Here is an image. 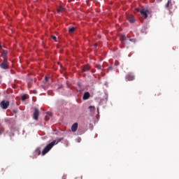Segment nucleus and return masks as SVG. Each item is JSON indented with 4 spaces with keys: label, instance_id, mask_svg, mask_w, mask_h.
<instances>
[{
    "label": "nucleus",
    "instance_id": "6",
    "mask_svg": "<svg viewBox=\"0 0 179 179\" xmlns=\"http://www.w3.org/2000/svg\"><path fill=\"white\" fill-rule=\"evenodd\" d=\"M125 79H126V80H128V81L135 80V76H134V74L129 73L126 76Z\"/></svg>",
    "mask_w": 179,
    "mask_h": 179
},
{
    "label": "nucleus",
    "instance_id": "21",
    "mask_svg": "<svg viewBox=\"0 0 179 179\" xmlns=\"http://www.w3.org/2000/svg\"><path fill=\"white\" fill-rule=\"evenodd\" d=\"M48 79H50V78H48V77H45V80L46 82H48Z\"/></svg>",
    "mask_w": 179,
    "mask_h": 179
},
{
    "label": "nucleus",
    "instance_id": "22",
    "mask_svg": "<svg viewBox=\"0 0 179 179\" xmlns=\"http://www.w3.org/2000/svg\"><path fill=\"white\" fill-rule=\"evenodd\" d=\"M2 48H5V46H4V45H0V50H2Z\"/></svg>",
    "mask_w": 179,
    "mask_h": 179
},
{
    "label": "nucleus",
    "instance_id": "13",
    "mask_svg": "<svg viewBox=\"0 0 179 179\" xmlns=\"http://www.w3.org/2000/svg\"><path fill=\"white\" fill-rule=\"evenodd\" d=\"M35 154L38 155V156L41 155V150L40 148H36V150H35Z\"/></svg>",
    "mask_w": 179,
    "mask_h": 179
},
{
    "label": "nucleus",
    "instance_id": "27",
    "mask_svg": "<svg viewBox=\"0 0 179 179\" xmlns=\"http://www.w3.org/2000/svg\"><path fill=\"white\" fill-rule=\"evenodd\" d=\"M0 135H1V131H0Z\"/></svg>",
    "mask_w": 179,
    "mask_h": 179
},
{
    "label": "nucleus",
    "instance_id": "10",
    "mask_svg": "<svg viewBox=\"0 0 179 179\" xmlns=\"http://www.w3.org/2000/svg\"><path fill=\"white\" fill-rule=\"evenodd\" d=\"M90 69V66H89L88 64L87 65H85L83 69H82V71L83 72H89Z\"/></svg>",
    "mask_w": 179,
    "mask_h": 179
},
{
    "label": "nucleus",
    "instance_id": "14",
    "mask_svg": "<svg viewBox=\"0 0 179 179\" xmlns=\"http://www.w3.org/2000/svg\"><path fill=\"white\" fill-rule=\"evenodd\" d=\"M120 41H127V36H125V35H122L120 38Z\"/></svg>",
    "mask_w": 179,
    "mask_h": 179
},
{
    "label": "nucleus",
    "instance_id": "4",
    "mask_svg": "<svg viewBox=\"0 0 179 179\" xmlns=\"http://www.w3.org/2000/svg\"><path fill=\"white\" fill-rule=\"evenodd\" d=\"M138 12H140V13L143 16L144 19H146L148 17V14L149 13V10L146 9H142L139 10V8L137 9Z\"/></svg>",
    "mask_w": 179,
    "mask_h": 179
},
{
    "label": "nucleus",
    "instance_id": "5",
    "mask_svg": "<svg viewBox=\"0 0 179 179\" xmlns=\"http://www.w3.org/2000/svg\"><path fill=\"white\" fill-rule=\"evenodd\" d=\"M39 115H40V110H38V108H35L34 112V120H35V121H38Z\"/></svg>",
    "mask_w": 179,
    "mask_h": 179
},
{
    "label": "nucleus",
    "instance_id": "16",
    "mask_svg": "<svg viewBox=\"0 0 179 179\" xmlns=\"http://www.w3.org/2000/svg\"><path fill=\"white\" fill-rule=\"evenodd\" d=\"M75 30H76V28L73 27L69 29V32L73 33V31H75Z\"/></svg>",
    "mask_w": 179,
    "mask_h": 179
},
{
    "label": "nucleus",
    "instance_id": "23",
    "mask_svg": "<svg viewBox=\"0 0 179 179\" xmlns=\"http://www.w3.org/2000/svg\"><path fill=\"white\" fill-rule=\"evenodd\" d=\"M129 41H133L134 43H135V39H129Z\"/></svg>",
    "mask_w": 179,
    "mask_h": 179
},
{
    "label": "nucleus",
    "instance_id": "3",
    "mask_svg": "<svg viewBox=\"0 0 179 179\" xmlns=\"http://www.w3.org/2000/svg\"><path fill=\"white\" fill-rule=\"evenodd\" d=\"M9 104H10L9 101L3 100L0 103V106L3 108V110H6V108L9 107Z\"/></svg>",
    "mask_w": 179,
    "mask_h": 179
},
{
    "label": "nucleus",
    "instance_id": "18",
    "mask_svg": "<svg viewBox=\"0 0 179 179\" xmlns=\"http://www.w3.org/2000/svg\"><path fill=\"white\" fill-rule=\"evenodd\" d=\"M52 38L54 40V41H55L56 43H57V41H57V37L56 36H52Z\"/></svg>",
    "mask_w": 179,
    "mask_h": 179
},
{
    "label": "nucleus",
    "instance_id": "19",
    "mask_svg": "<svg viewBox=\"0 0 179 179\" xmlns=\"http://www.w3.org/2000/svg\"><path fill=\"white\" fill-rule=\"evenodd\" d=\"M26 99H27L24 95L22 96V101H24V100H26Z\"/></svg>",
    "mask_w": 179,
    "mask_h": 179
},
{
    "label": "nucleus",
    "instance_id": "7",
    "mask_svg": "<svg viewBox=\"0 0 179 179\" xmlns=\"http://www.w3.org/2000/svg\"><path fill=\"white\" fill-rule=\"evenodd\" d=\"M127 19L129 23H135V17L133 15H127Z\"/></svg>",
    "mask_w": 179,
    "mask_h": 179
},
{
    "label": "nucleus",
    "instance_id": "8",
    "mask_svg": "<svg viewBox=\"0 0 179 179\" xmlns=\"http://www.w3.org/2000/svg\"><path fill=\"white\" fill-rule=\"evenodd\" d=\"M90 99V93L89 92H86L83 96V100H89Z\"/></svg>",
    "mask_w": 179,
    "mask_h": 179
},
{
    "label": "nucleus",
    "instance_id": "12",
    "mask_svg": "<svg viewBox=\"0 0 179 179\" xmlns=\"http://www.w3.org/2000/svg\"><path fill=\"white\" fill-rule=\"evenodd\" d=\"M64 10H65V8H64V7H62V6H60L57 8V12H58V13H61L64 12Z\"/></svg>",
    "mask_w": 179,
    "mask_h": 179
},
{
    "label": "nucleus",
    "instance_id": "1",
    "mask_svg": "<svg viewBox=\"0 0 179 179\" xmlns=\"http://www.w3.org/2000/svg\"><path fill=\"white\" fill-rule=\"evenodd\" d=\"M64 139L63 138H59L57 141L55 140L52 141L50 143H49L47 146L45 147V148L42 151V156H44L45 155H47L55 145H58L61 141Z\"/></svg>",
    "mask_w": 179,
    "mask_h": 179
},
{
    "label": "nucleus",
    "instance_id": "17",
    "mask_svg": "<svg viewBox=\"0 0 179 179\" xmlns=\"http://www.w3.org/2000/svg\"><path fill=\"white\" fill-rule=\"evenodd\" d=\"M95 67L96 69H103V66L101 64H97Z\"/></svg>",
    "mask_w": 179,
    "mask_h": 179
},
{
    "label": "nucleus",
    "instance_id": "26",
    "mask_svg": "<svg viewBox=\"0 0 179 179\" xmlns=\"http://www.w3.org/2000/svg\"><path fill=\"white\" fill-rule=\"evenodd\" d=\"M45 121H48L46 118H45Z\"/></svg>",
    "mask_w": 179,
    "mask_h": 179
},
{
    "label": "nucleus",
    "instance_id": "9",
    "mask_svg": "<svg viewBox=\"0 0 179 179\" xmlns=\"http://www.w3.org/2000/svg\"><path fill=\"white\" fill-rule=\"evenodd\" d=\"M71 131L72 132H76L78 131V123L76 122L71 126Z\"/></svg>",
    "mask_w": 179,
    "mask_h": 179
},
{
    "label": "nucleus",
    "instance_id": "11",
    "mask_svg": "<svg viewBox=\"0 0 179 179\" xmlns=\"http://www.w3.org/2000/svg\"><path fill=\"white\" fill-rule=\"evenodd\" d=\"M6 55H8V50H3L2 53H1L2 58H3V59H6Z\"/></svg>",
    "mask_w": 179,
    "mask_h": 179
},
{
    "label": "nucleus",
    "instance_id": "15",
    "mask_svg": "<svg viewBox=\"0 0 179 179\" xmlns=\"http://www.w3.org/2000/svg\"><path fill=\"white\" fill-rule=\"evenodd\" d=\"M170 3H171V0H168L166 4L165 5V8H166V9H169V6H170Z\"/></svg>",
    "mask_w": 179,
    "mask_h": 179
},
{
    "label": "nucleus",
    "instance_id": "25",
    "mask_svg": "<svg viewBox=\"0 0 179 179\" xmlns=\"http://www.w3.org/2000/svg\"><path fill=\"white\" fill-rule=\"evenodd\" d=\"M95 45V47H97V44H96V43H95V45Z\"/></svg>",
    "mask_w": 179,
    "mask_h": 179
},
{
    "label": "nucleus",
    "instance_id": "24",
    "mask_svg": "<svg viewBox=\"0 0 179 179\" xmlns=\"http://www.w3.org/2000/svg\"><path fill=\"white\" fill-rule=\"evenodd\" d=\"M89 108H93L94 110V106H90Z\"/></svg>",
    "mask_w": 179,
    "mask_h": 179
},
{
    "label": "nucleus",
    "instance_id": "28",
    "mask_svg": "<svg viewBox=\"0 0 179 179\" xmlns=\"http://www.w3.org/2000/svg\"><path fill=\"white\" fill-rule=\"evenodd\" d=\"M64 179H66V178H64Z\"/></svg>",
    "mask_w": 179,
    "mask_h": 179
},
{
    "label": "nucleus",
    "instance_id": "2",
    "mask_svg": "<svg viewBox=\"0 0 179 179\" xmlns=\"http://www.w3.org/2000/svg\"><path fill=\"white\" fill-rule=\"evenodd\" d=\"M1 69H9V64L8 63V59H4L3 62L0 65Z\"/></svg>",
    "mask_w": 179,
    "mask_h": 179
},
{
    "label": "nucleus",
    "instance_id": "20",
    "mask_svg": "<svg viewBox=\"0 0 179 179\" xmlns=\"http://www.w3.org/2000/svg\"><path fill=\"white\" fill-rule=\"evenodd\" d=\"M47 115H50L51 117V115H52V113L51 112H47Z\"/></svg>",
    "mask_w": 179,
    "mask_h": 179
}]
</instances>
